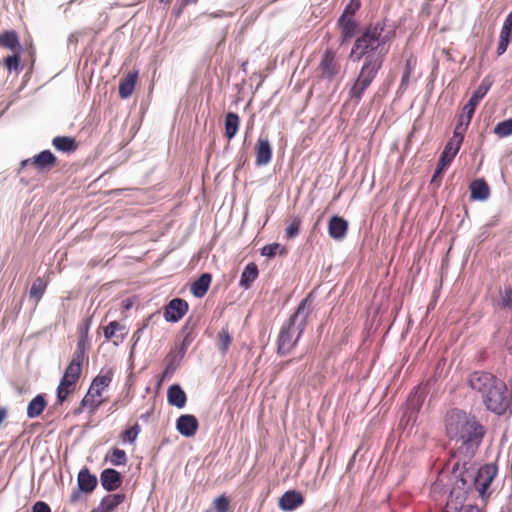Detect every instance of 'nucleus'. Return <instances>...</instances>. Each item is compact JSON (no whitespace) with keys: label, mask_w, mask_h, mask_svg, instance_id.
Masks as SVG:
<instances>
[{"label":"nucleus","mask_w":512,"mask_h":512,"mask_svg":"<svg viewBox=\"0 0 512 512\" xmlns=\"http://www.w3.org/2000/svg\"><path fill=\"white\" fill-rule=\"evenodd\" d=\"M494 133L499 138H504L512 135V119H507L502 122H499L494 128Z\"/></svg>","instance_id":"58836bf2"},{"label":"nucleus","mask_w":512,"mask_h":512,"mask_svg":"<svg viewBox=\"0 0 512 512\" xmlns=\"http://www.w3.org/2000/svg\"><path fill=\"white\" fill-rule=\"evenodd\" d=\"M97 486V478L88 468H83L78 474V487L82 492L91 493Z\"/></svg>","instance_id":"4be33fe9"},{"label":"nucleus","mask_w":512,"mask_h":512,"mask_svg":"<svg viewBox=\"0 0 512 512\" xmlns=\"http://www.w3.org/2000/svg\"><path fill=\"white\" fill-rule=\"evenodd\" d=\"M212 277L208 273L202 274L191 286V292L195 297L202 298L207 293Z\"/></svg>","instance_id":"a878e982"},{"label":"nucleus","mask_w":512,"mask_h":512,"mask_svg":"<svg viewBox=\"0 0 512 512\" xmlns=\"http://www.w3.org/2000/svg\"><path fill=\"white\" fill-rule=\"evenodd\" d=\"M304 503V497L296 490L286 491L279 499L278 506L283 511H293Z\"/></svg>","instance_id":"ddd939ff"},{"label":"nucleus","mask_w":512,"mask_h":512,"mask_svg":"<svg viewBox=\"0 0 512 512\" xmlns=\"http://www.w3.org/2000/svg\"><path fill=\"white\" fill-rule=\"evenodd\" d=\"M138 82V71H131L120 80L118 93L121 99L129 98Z\"/></svg>","instance_id":"f3484780"},{"label":"nucleus","mask_w":512,"mask_h":512,"mask_svg":"<svg viewBox=\"0 0 512 512\" xmlns=\"http://www.w3.org/2000/svg\"><path fill=\"white\" fill-rule=\"evenodd\" d=\"M90 319H86L84 324L80 326L79 328V337L85 336V338H88L89 328H90Z\"/></svg>","instance_id":"864d4df0"},{"label":"nucleus","mask_w":512,"mask_h":512,"mask_svg":"<svg viewBox=\"0 0 512 512\" xmlns=\"http://www.w3.org/2000/svg\"><path fill=\"white\" fill-rule=\"evenodd\" d=\"M113 376L114 370L112 368H102L100 373L92 380L89 388L102 394V392L109 387Z\"/></svg>","instance_id":"6ab92c4d"},{"label":"nucleus","mask_w":512,"mask_h":512,"mask_svg":"<svg viewBox=\"0 0 512 512\" xmlns=\"http://www.w3.org/2000/svg\"><path fill=\"white\" fill-rule=\"evenodd\" d=\"M140 432V426L136 423L131 428L126 429L121 433V440L123 442L133 443Z\"/></svg>","instance_id":"a19ab883"},{"label":"nucleus","mask_w":512,"mask_h":512,"mask_svg":"<svg viewBox=\"0 0 512 512\" xmlns=\"http://www.w3.org/2000/svg\"><path fill=\"white\" fill-rule=\"evenodd\" d=\"M31 512H51V508L46 502L37 501L32 506Z\"/></svg>","instance_id":"09e8293b"},{"label":"nucleus","mask_w":512,"mask_h":512,"mask_svg":"<svg viewBox=\"0 0 512 512\" xmlns=\"http://www.w3.org/2000/svg\"><path fill=\"white\" fill-rule=\"evenodd\" d=\"M498 474V467L494 463L481 466L474 478L473 485L482 500H488L492 494L490 486Z\"/></svg>","instance_id":"423d86ee"},{"label":"nucleus","mask_w":512,"mask_h":512,"mask_svg":"<svg viewBox=\"0 0 512 512\" xmlns=\"http://www.w3.org/2000/svg\"><path fill=\"white\" fill-rule=\"evenodd\" d=\"M232 343V337L229 333L228 328H222L217 335V344L220 351L225 354Z\"/></svg>","instance_id":"f704fd0d"},{"label":"nucleus","mask_w":512,"mask_h":512,"mask_svg":"<svg viewBox=\"0 0 512 512\" xmlns=\"http://www.w3.org/2000/svg\"><path fill=\"white\" fill-rule=\"evenodd\" d=\"M290 362H291V360H287V361L285 362V365L289 364Z\"/></svg>","instance_id":"052dcab7"},{"label":"nucleus","mask_w":512,"mask_h":512,"mask_svg":"<svg viewBox=\"0 0 512 512\" xmlns=\"http://www.w3.org/2000/svg\"><path fill=\"white\" fill-rule=\"evenodd\" d=\"M410 77H411V75L406 74V73L403 72L401 83H400V86H399V92L403 93L404 91H406V89L409 86Z\"/></svg>","instance_id":"603ef678"},{"label":"nucleus","mask_w":512,"mask_h":512,"mask_svg":"<svg viewBox=\"0 0 512 512\" xmlns=\"http://www.w3.org/2000/svg\"><path fill=\"white\" fill-rule=\"evenodd\" d=\"M460 497L458 495H456V491L453 490L450 494V497H449V500L446 504V507H445V510L444 512H482L477 506L475 505H467V506H461L460 508L458 507V504L460 502H458L457 500L459 499Z\"/></svg>","instance_id":"cd10ccee"},{"label":"nucleus","mask_w":512,"mask_h":512,"mask_svg":"<svg viewBox=\"0 0 512 512\" xmlns=\"http://www.w3.org/2000/svg\"><path fill=\"white\" fill-rule=\"evenodd\" d=\"M47 284L44 282V280L40 277H38L32 284L29 295L31 298L35 299L37 302L42 298L43 294L45 293Z\"/></svg>","instance_id":"c9c22d12"},{"label":"nucleus","mask_w":512,"mask_h":512,"mask_svg":"<svg viewBox=\"0 0 512 512\" xmlns=\"http://www.w3.org/2000/svg\"><path fill=\"white\" fill-rule=\"evenodd\" d=\"M381 68V56H370L369 58H367L366 61L363 62V65L361 66L360 71L348 92L349 99L355 105H358L360 103L365 91L370 87L372 82L375 80Z\"/></svg>","instance_id":"39448f33"},{"label":"nucleus","mask_w":512,"mask_h":512,"mask_svg":"<svg viewBox=\"0 0 512 512\" xmlns=\"http://www.w3.org/2000/svg\"><path fill=\"white\" fill-rule=\"evenodd\" d=\"M341 60L336 50L327 48L319 61L317 71L322 79L333 80L341 72Z\"/></svg>","instance_id":"0eeeda50"},{"label":"nucleus","mask_w":512,"mask_h":512,"mask_svg":"<svg viewBox=\"0 0 512 512\" xmlns=\"http://www.w3.org/2000/svg\"><path fill=\"white\" fill-rule=\"evenodd\" d=\"M125 494H109L106 495L100 502L98 508L101 512H113L120 504L125 501Z\"/></svg>","instance_id":"5701e85b"},{"label":"nucleus","mask_w":512,"mask_h":512,"mask_svg":"<svg viewBox=\"0 0 512 512\" xmlns=\"http://www.w3.org/2000/svg\"><path fill=\"white\" fill-rule=\"evenodd\" d=\"M447 164H444L442 162L437 163L436 170L434 172V175L432 177V182L436 181L437 178L441 177L443 172L448 168Z\"/></svg>","instance_id":"3c124183"},{"label":"nucleus","mask_w":512,"mask_h":512,"mask_svg":"<svg viewBox=\"0 0 512 512\" xmlns=\"http://www.w3.org/2000/svg\"><path fill=\"white\" fill-rule=\"evenodd\" d=\"M52 145L58 151L72 153L77 150L78 143L73 137L57 136L52 140Z\"/></svg>","instance_id":"393cba45"},{"label":"nucleus","mask_w":512,"mask_h":512,"mask_svg":"<svg viewBox=\"0 0 512 512\" xmlns=\"http://www.w3.org/2000/svg\"><path fill=\"white\" fill-rule=\"evenodd\" d=\"M167 398L169 404L176 406L177 408H183L187 401L185 392L177 384L171 385L168 388Z\"/></svg>","instance_id":"b1692460"},{"label":"nucleus","mask_w":512,"mask_h":512,"mask_svg":"<svg viewBox=\"0 0 512 512\" xmlns=\"http://www.w3.org/2000/svg\"><path fill=\"white\" fill-rule=\"evenodd\" d=\"M30 163L38 171H48L56 166L57 158L49 150H44L31 159L22 162L23 165Z\"/></svg>","instance_id":"9d476101"},{"label":"nucleus","mask_w":512,"mask_h":512,"mask_svg":"<svg viewBox=\"0 0 512 512\" xmlns=\"http://www.w3.org/2000/svg\"><path fill=\"white\" fill-rule=\"evenodd\" d=\"M77 498H78V497H77V494H76V493H75V494H72V495H71V502H75V501L77 500Z\"/></svg>","instance_id":"4d7b16f0"},{"label":"nucleus","mask_w":512,"mask_h":512,"mask_svg":"<svg viewBox=\"0 0 512 512\" xmlns=\"http://www.w3.org/2000/svg\"><path fill=\"white\" fill-rule=\"evenodd\" d=\"M301 221L299 218H294L289 226L286 228L287 238H294L298 235Z\"/></svg>","instance_id":"37998d69"},{"label":"nucleus","mask_w":512,"mask_h":512,"mask_svg":"<svg viewBox=\"0 0 512 512\" xmlns=\"http://www.w3.org/2000/svg\"><path fill=\"white\" fill-rule=\"evenodd\" d=\"M122 329V326L118 321L110 322L104 328V336L107 340H112L115 337L116 331Z\"/></svg>","instance_id":"79ce46f5"},{"label":"nucleus","mask_w":512,"mask_h":512,"mask_svg":"<svg viewBox=\"0 0 512 512\" xmlns=\"http://www.w3.org/2000/svg\"><path fill=\"white\" fill-rule=\"evenodd\" d=\"M349 7H346L344 13L338 20V25L341 29V37L340 42L341 44H344L348 42L350 39L354 37L356 34L358 24L355 21L353 15L354 12H351V15H348Z\"/></svg>","instance_id":"6e6552de"},{"label":"nucleus","mask_w":512,"mask_h":512,"mask_svg":"<svg viewBox=\"0 0 512 512\" xmlns=\"http://www.w3.org/2000/svg\"><path fill=\"white\" fill-rule=\"evenodd\" d=\"M487 91L488 88H485L482 85L478 87V89L473 93L467 104L463 107L464 112L468 114H474L477 105L486 95Z\"/></svg>","instance_id":"2f4dec72"},{"label":"nucleus","mask_w":512,"mask_h":512,"mask_svg":"<svg viewBox=\"0 0 512 512\" xmlns=\"http://www.w3.org/2000/svg\"><path fill=\"white\" fill-rule=\"evenodd\" d=\"M445 431L450 440L460 441L467 449L477 448L485 435L476 418L459 409L447 413Z\"/></svg>","instance_id":"f257e3e1"},{"label":"nucleus","mask_w":512,"mask_h":512,"mask_svg":"<svg viewBox=\"0 0 512 512\" xmlns=\"http://www.w3.org/2000/svg\"><path fill=\"white\" fill-rule=\"evenodd\" d=\"M279 248V244H268L261 249V254L267 257H273L276 254V250Z\"/></svg>","instance_id":"49530a36"},{"label":"nucleus","mask_w":512,"mask_h":512,"mask_svg":"<svg viewBox=\"0 0 512 512\" xmlns=\"http://www.w3.org/2000/svg\"><path fill=\"white\" fill-rule=\"evenodd\" d=\"M347 7H349L348 15H351V12H352V11L355 13V9H353V8L351 7V5H348Z\"/></svg>","instance_id":"13d9d810"},{"label":"nucleus","mask_w":512,"mask_h":512,"mask_svg":"<svg viewBox=\"0 0 512 512\" xmlns=\"http://www.w3.org/2000/svg\"><path fill=\"white\" fill-rule=\"evenodd\" d=\"M85 360L76 358L72 356V359L68 366L65 369V372L69 375H73L76 378L80 379L81 372H82V365Z\"/></svg>","instance_id":"ea45409f"},{"label":"nucleus","mask_w":512,"mask_h":512,"mask_svg":"<svg viewBox=\"0 0 512 512\" xmlns=\"http://www.w3.org/2000/svg\"><path fill=\"white\" fill-rule=\"evenodd\" d=\"M310 305L309 297L304 298L296 311L290 316L288 322L282 326L277 339V353L279 355L289 354L298 343L307 324V318L311 311Z\"/></svg>","instance_id":"20e7f679"},{"label":"nucleus","mask_w":512,"mask_h":512,"mask_svg":"<svg viewBox=\"0 0 512 512\" xmlns=\"http://www.w3.org/2000/svg\"><path fill=\"white\" fill-rule=\"evenodd\" d=\"M47 402L42 394L35 396L28 404L27 416L29 418H36L42 414Z\"/></svg>","instance_id":"c756f323"},{"label":"nucleus","mask_w":512,"mask_h":512,"mask_svg":"<svg viewBox=\"0 0 512 512\" xmlns=\"http://www.w3.org/2000/svg\"><path fill=\"white\" fill-rule=\"evenodd\" d=\"M473 115L474 114L465 113L464 110L462 111V113L459 116L458 123L454 129V133H453L452 137L458 136V139L460 141H463L464 133L466 132Z\"/></svg>","instance_id":"473e14b6"},{"label":"nucleus","mask_w":512,"mask_h":512,"mask_svg":"<svg viewBox=\"0 0 512 512\" xmlns=\"http://www.w3.org/2000/svg\"><path fill=\"white\" fill-rule=\"evenodd\" d=\"M214 507L217 512H227L229 509V499L221 495L214 500Z\"/></svg>","instance_id":"c03bdc74"},{"label":"nucleus","mask_w":512,"mask_h":512,"mask_svg":"<svg viewBox=\"0 0 512 512\" xmlns=\"http://www.w3.org/2000/svg\"><path fill=\"white\" fill-rule=\"evenodd\" d=\"M102 403V394L89 388L86 395L80 402L79 407L74 410V414L79 415L85 409H88L90 413H94L102 405Z\"/></svg>","instance_id":"9b49d317"},{"label":"nucleus","mask_w":512,"mask_h":512,"mask_svg":"<svg viewBox=\"0 0 512 512\" xmlns=\"http://www.w3.org/2000/svg\"><path fill=\"white\" fill-rule=\"evenodd\" d=\"M198 0H184L183 2V6L187 5V4H190V3H196Z\"/></svg>","instance_id":"6e6d98bb"},{"label":"nucleus","mask_w":512,"mask_h":512,"mask_svg":"<svg viewBox=\"0 0 512 512\" xmlns=\"http://www.w3.org/2000/svg\"><path fill=\"white\" fill-rule=\"evenodd\" d=\"M255 163L258 166L267 165L272 158V148L267 138H259L255 145Z\"/></svg>","instance_id":"4468645a"},{"label":"nucleus","mask_w":512,"mask_h":512,"mask_svg":"<svg viewBox=\"0 0 512 512\" xmlns=\"http://www.w3.org/2000/svg\"><path fill=\"white\" fill-rule=\"evenodd\" d=\"M61 380H64V381H70V382H71V383H73V384H77V382H78V380H79V379H78V378H76V377H75V376H73V375H69V374H67L66 372H64V375H63V377L61 378Z\"/></svg>","instance_id":"5fc2aeb1"},{"label":"nucleus","mask_w":512,"mask_h":512,"mask_svg":"<svg viewBox=\"0 0 512 512\" xmlns=\"http://www.w3.org/2000/svg\"><path fill=\"white\" fill-rule=\"evenodd\" d=\"M471 198L474 200H486L489 197L490 189L483 179H476L470 184Z\"/></svg>","instance_id":"bb28decb"},{"label":"nucleus","mask_w":512,"mask_h":512,"mask_svg":"<svg viewBox=\"0 0 512 512\" xmlns=\"http://www.w3.org/2000/svg\"><path fill=\"white\" fill-rule=\"evenodd\" d=\"M100 481L103 488L110 492L122 485V476L117 470L107 468L101 472Z\"/></svg>","instance_id":"2eb2a0df"},{"label":"nucleus","mask_w":512,"mask_h":512,"mask_svg":"<svg viewBox=\"0 0 512 512\" xmlns=\"http://www.w3.org/2000/svg\"><path fill=\"white\" fill-rule=\"evenodd\" d=\"M88 350H89V338H85V336L79 337L78 342H77V347L73 354V357L87 361Z\"/></svg>","instance_id":"4c0bfd02"},{"label":"nucleus","mask_w":512,"mask_h":512,"mask_svg":"<svg viewBox=\"0 0 512 512\" xmlns=\"http://www.w3.org/2000/svg\"><path fill=\"white\" fill-rule=\"evenodd\" d=\"M416 64H417L416 58L411 55L405 61L404 73L412 75V73L415 70Z\"/></svg>","instance_id":"de8ad7c7"},{"label":"nucleus","mask_w":512,"mask_h":512,"mask_svg":"<svg viewBox=\"0 0 512 512\" xmlns=\"http://www.w3.org/2000/svg\"><path fill=\"white\" fill-rule=\"evenodd\" d=\"M258 277V267L255 263H249L245 266L240 279V284L244 288H249Z\"/></svg>","instance_id":"7c9ffc66"},{"label":"nucleus","mask_w":512,"mask_h":512,"mask_svg":"<svg viewBox=\"0 0 512 512\" xmlns=\"http://www.w3.org/2000/svg\"><path fill=\"white\" fill-rule=\"evenodd\" d=\"M107 458L109 462L115 466L125 465L127 463L126 452L119 448H113Z\"/></svg>","instance_id":"e433bc0d"},{"label":"nucleus","mask_w":512,"mask_h":512,"mask_svg":"<svg viewBox=\"0 0 512 512\" xmlns=\"http://www.w3.org/2000/svg\"><path fill=\"white\" fill-rule=\"evenodd\" d=\"M75 389L76 384H73L70 381L60 380L57 387V401L62 404L68 396L75 391Z\"/></svg>","instance_id":"72a5a7b5"},{"label":"nucleus","mask_w":512,"mask_h":512,"mask_svg":"<svg viewBox=\"0 0 512 512\" xmlns=\"http://www.w3.org/2000/svg\"><path fill=\"white\" fill-rule=\"evenodd\" d=\"M91 512H101L100 509L97 507L95 509H93Z\"/></svg>","instance_id":"bf43d9fd"},{"label":"nucleus","mask_w":512,"mask_h":512,"mask_svg":"<svg viewBox=\"0 0 512 512\" xmlns=\"http://www.w3.org/2000/svg\"><path fill=\"white\" fill-rule=\"evenodd\" d=\"M348 231V222L340 216L331 217L328 223V233L331 238L341 241L345 238Z\"/></svg>","instance_id":"dca6fc26"},{"label":"nucleus","mask_w":512,"mask_h":512,"mask_svg":"<svg viewBox=\"0 0 512 512\" xmlns=\"http://www.w3.org/2000/svg\"><path fill=\"white\" fill-rule=\"evenodd\" d=\"M199 427L197 418L191 414L181 415L176 422L178 432L185 437H192L196 434Z\"/></svg>","instance_id":"f8f14e48"},{"label":"nucleus","mask_w":512,"mask_h":512,"mask_svg":"<svg viewBox=\"0 0 512 512\" xmlns=\"http://www.w3.org/2000/svg\"><path fill=\"white\" fill-rule=\"evenodd\" d=\"M240 118L234 112H228L225 116V132L224 136L231 140L238 132Z\"/></svg>","instance_id":"c85d7f7f"},{"label":"nucleus","mask_w":512,"mask_h":512,"mask_svg":"<svg viewBox=\"0 0 512 512\" xmlns=\"http://www.w3.org/2000/svg\"><path fill=\"white\" fill-rule=\"evenodd\" d=\"M512 36V11L506 17L501 32L500 39L497 47V54L500 56L504 54L507 50V47L510 43V39Z\"/></svg>","instance_id":"aec40b11"},{"label":"nucleus","mask_w":512,"mask_h":512,"mask_svg":"<svg viewBox=\"0 0 512 512\" xmlns=\"http://www.w3.org/2000/svg\"><path fill=\"white\" fill-rule=\"evenodd\" d=\"M462 142L463 141H460L458 139V136L452 137L445 145L444 150L441 153V156L438 161L447 164V166H450L453 159L457 155Z\"/></svg>","instance_id":"412c9836"},{"label":"nucleus","mask_w":512,"mask_h":512,"mask_svg":"<svg viewBox=\"0 0 512 512\" xmlns=\"http://www.w3.org/2000/svg\"><path fill=\"white\" fill-rule=\"evenodd\" d=\"M4 63L8 70L17 69L20 64L19 53H14L13 55L7 56L4 60Z\"/></svg>","instance_id":"a18cd8bd"},{"label":"nucleus","mask_w":512,"mask_h":512,"mask_svg":"<svg viewBox=\"0 0 512 512\" xmlns=\"http://www.w3.org/2000/svg\"><path fill=\"white\" fill-rule=\"evenodd\" d=\"M502 305L505 308L512 309V289H506L502 296Z\"/></svg>","instance_id":"8fccbe9b"},{"label":"nucleus","mask_w":512,"mask_h":512,"mask_svg":"<svg viewBox=\"0 0 512 512\" xmlns=\"http://www.w3.org/2000/svg\"><path fill=\"white\" fill-rule=\"evenodd\" d=\"M470 387L481 394L486 408L498 415L506 412L510 405L505 383L488 372L471 374Z\"/></svg>","instance_id":"f03ea898"},{"label":"nucleus","mask_w":512,"mask_h":512,"mask_svg":"<svg viewBox=\"0 0 512 512\" xmlns=\"http://www.w3.org/2000/svg\"><path fill=\"white\" fill-rule=\"evenodd\" d=\"M384 31V21L370 23L365 27L362 34L355 40L350 56L355 57V60H361L364 58V61H366L370 56H381L383 64L387 51H384L382 48L380 49V47L392 38V35H389L388 33L384 34Z\"/></svg>","instance_id":"7ed1b4c3"},{"label":"nucleus","mask_w":512,"mask_h":512,"mask_svg":"<svg viewBox=\"0 0 512 512\" xmlns=\"http://www.w3.org/2000/svg\"><path fill=\"white\" fill-rule=\"evenodd\" d=\"M188 303L181 299H172L165 307L164 318L168 322H178L188 311Z\"/></svg>","instance_id":"1a4fd4ad"},{"label":"nucleus","mask_w":512,"mask_h":512,"mask_svg":"<svg viewBox=\"0 0 512 512\" xmlns=\"http://www.w3.org/2000/svg\"><path fill=\"white\" fill-rule=\"evenodd\" d=\"M0 46L13 53L21 52L19 35L15 30H4L0 33Z\"/></svg>","instance_id":"a211bd4d"}]
</instances>
